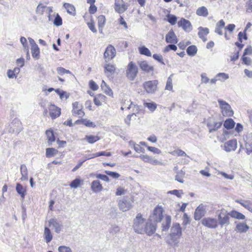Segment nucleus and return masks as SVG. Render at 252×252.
Instances as JSON below:
<instances>
[{
	"label": "nucleus",
	"mask_w": 252,
	"mask_h": 252,
	"mask_svg": "<svg viewBox=\"0 0 252 252\" xmlns=\"http://www.w3.org/2000/svg\"><path fill=\"white\" fill-rule=\"evenodd\" d=\"M47 105L49 110V114L51 117L53 119H56L59 117L61 115V109L54 105L50 104L47 102Z\"/></svg>",
	"instance_id": "13"
},
{
	"label": "nucleus",
	"mask_w": 252,
	"mask_h": 252,
	"mask_svg": "<svg viewBox=\"0 0 252 252\" xmlns=\"http://www.w3.org/2000/svg\"><path fill=\"white\" fill-rule=\"evenodd\" d=\"M46 135L48 140V143L49 146H51L52 143L55 142L56 139L53 130L50 129L46 131Z\"/></svg>",
	"instance_id": "29"
},
{
	"label": "nucleus",
	"mask_w": 252,
	"mask_h": 252,
	"mask_svg": "<svg viewBox=\"0 0 252 252\" xmlns=\"http://www.w3.org/2000/svg\"><path fill=\"white\" fill-rule=\"evenodd\" d=\"M241 59L243 64L247 65H250L252 64V60L250 58L246 57V56L243 55Z\"/></svg>",
	"instance_id": "61"
},
{
	"label": "nucleus",
	"mask_w": 252,
	"mask_h": 252,
	"mask_svg": "<svg viewBox=\"0 0 252 252\" xmlns=\"http://www.w3.org/2000/svg\"><path fill=\"white\" fill-rule=\"evenodd\" d=\"M134 104H133L132 102H131L130 100H125L122 104V106L121 107V109L122 110H124V109H127L129 110L130 108H133L134 106Z\"/></svg>",
	"instance_id": "50"
},
{
	"label": "nucleus",
	"mask_w": 252,
	"mask_h": 252,
	"mask_svg": "<svg viewBox=\"0 0 252 252\" xmlns=\"http://www.w3.org/2000/svg\"><path fill=\"white\" fill-rule=\"evenodd\" d=\"M31 52L34 59L37 60L39 58L40 50L37 45L31 47Z\"/></svg>",
	"instance_id": "39"
},
{
	"label": "nucleus",
	"mask_w": 252,
	"mask_h": 252,
	"mask_svg": "<svg viewBox=\"0 0 252 252\" xmlns=\"http://www.w3.org/2000/svg\"><path fill=\"white\" fill-rule=\"evenodd\" d=\"M197 48L195 45H191L187 49V53L189 56H194L197 53Z\"/></svg>",
	"instance_id": "46"
},
{
	"label": "nucleus",
	"mask_w": 252,
	"mask_h": 252,
	"mask_svg": "<svg viewBox=\"0 0 252 252\" xmlns=\"http://www.w3.org/2000/svg\"><path fill=\"white\" fill-rule=\"evenodd\" d=\"M115 67L111 64H106L104 66V72L107 76H109L114 73Z\"/></svg>",
	"instance_id": "35"
},
{
	"label": "nucleus",
	"mask_w": 252,
	"mask_h": 252,
	"mask_svg": "<svg viewBox=\"0 0 252 252\" xmlns=\"http://www.w3.org/2000/svg\"><path fill=\"white\" fill-rule=\"evenodd\" d=\"M81 180L78 178H76L73 180L70 184V187L72 188L76 189L80 185Z\"/></svg>",
	"instance_id": "57"
},
{
	"label": "nucleus",
	"mask_w": 252,
	"mask_h": 252,
	"mask_svg": "<svg viewBox=\"0 0 252 252\" xmlns=\"http://www.w3.org/2000/svg\"><path fill=\"white\" fill-rule=\"evenodd\" d=\"M81 123L88 127H94L95 126L94 123L86 119H82Z\"/></svg>",
	"instance_id": "58"
},
{
	"label": "nucleus",
	"mask_w": 252,
	"mask_h": 252,
	"mask_svg": "<svg viewBox=\"0 0 252 252\" xmlns=\"http://www.w3.org/2000/svg\"><path fill=\"white\" fill-rule=\"evenodd\" d=\"M196 14L198 16L206 17L208 15V12L207 9L204 7L202 6L198 8L196 10Z\"/></svg>",
	"instance_id": "49"
},
{
	"label": "nucleus",
	"mask_w": 252,
	"mask_h": 252,
	"mask_svg": "<svg viewBox=\"0 0 252 252\" xmlns=\"http://www.w3.org/2000/svg\"><path fill=\"white\" fill-rule=\"evenodd\" d=\"M73 110L72 111L73 114L79 116V117H82L85 115V113L82 110V106L79 105L78 102H75L72 104Z\"/></svg>",
	"instance_id": "20"
},
{
	"label": "nucleus",
	"mask_w": 252,
	"mask_h": 252,
	"mask_svg": "<svg viewBox=\"0 0 252 252\" xmlns=\"http://www.w3.org/2000/svg\"><path fill=\"white\" fill-rule=\"evenodd\" d=\"M201 223L203 225L209 228H216L218 226L217 220L210 217L203 218L201 220Z\"/></svg>",
	"instance_id": "9"
},
{
	"label": "nucleus",
	"mask_w": 252,
	"mask_h": 252,
	"mask_svg": "<svg viewBox=\"0 0 252 252\" xmlns=\"http://www.w3.org/2000/svg\"><path fill=\"white\" fill-rule=\"evenodd\" d=\"M221 113L223 116L231 117L233 114V111L230 105L225 101L221 99H218Z\"/></svg>",
	"instance_id": "3"
},
{
	"label": "nucleus",
	"mask_w": 252,
	"mask_h": 252,
	"mask_svg": "<svg viewBox=\"0 0 252 252\" xmlns=\"http://www.w3.org/2000/svg\"><path fill=\"white\" fill-rule=\"evenodd\" d=\"M138 111H139V107H138V106H137V105H134V106H133V112L132 114H131L128 115L127 116L126 118L125 119V123L127 125L129 126L130 125V121H131V117L133 115H136V114L138 112Z\"/></svg>",
	"instance_id": "38"
},
{
	"label": "nucleus",
	"mask_w": 252,
	"mask_h": 252,
	"mask_svg": "<svg viewBox=\"0 0 252 252\" xmlns=\"http://www.w3.org/2000/svg\"><path fill=\"white\" fill-rule=\"evenodd\" d=\"M158 82L157 80L146 81L143 84V88L148 94H154L157 90Z\"/></svg>",
	"instance_id": "5"
},
{
	"label": "nucleus",
	"mask_w": 252,
	"mask_h": 252,
	"mask_svg": "<svg viewBox=\"0 0 252 252\" xmlns=\"http://www.w3.org/2000/svg\"><path fill=\"white\" fill-rule=\"evenodd\" d=\"M132 200H130L128 199L127 197L125 196L122 200H119L118 203L119 208L122 211L126 212L132 208Z\"/></svg>",
	"instance_id": "7"
},
{
	"label": "nucleus",
	"mask_w": 252,
	"mask_h": 252,
	"mask_svg": "<svg viewBox=\"0 0 252 252\" xmlns=\"http://www.w3.org/2000/svg\"><path fill=\"white\" fill-rule=\"evenodd\" d=\"M102 186L100 183L99 181L95 180L92 183L91 189L94 192H99L102 189Z\"/></svg>",
	"instance_id": "31"
},
{
	"label": "nucleus",
	"mask_w": 252,
	"mask_h": 252,
	"mask_svg": "<svg viewBox=\"0 0 252 252\" xmlns=\"http://www.w3.org/2000/svg\"><path fill=\"white\" fill-rule=\"evenodd\" d=\"M138 64L140 69L146 73L153 72L154 70V66L150 65L146 61H139L138 62Z\"/></svg>",
	"instance_id": "17"
},
{
	"label": "nucleus",
	"mask_w": 252,
	"mask_h": 252,
	"mask_svg": "<svg viewBox=\"0 0 252 252\" xmlns=\"http://www.w3.org/2000/svg\"><path fill=\"white\" fill-rule=\"evenodd\" d=\"M230 214L225 209H221L220 210L219 214L218 215V222L220 225L221 227L223 226H227L230 224Z\"/></svg>",
	"instance_id": "4"
},
{
	"label": "nucleus",
	"mask_w": 252,
	"mask_h": 252,
	"mask_svg": "<svg viewBox=\"0 0 252 252\" xmlns=\"http://www.w3.org/2000/svg\"><path fill=\"white\" fill-rule=\"evenodd\" d=\"M235 125V122L231 118L226 119L223 123L224 127L227 129H232L234 127Z\"/></svg>",
	"instance_id": "40"
},
{
	"label": "nucleus",
	"mask_w": 252,
	"mask_h": 252,
	"mask_svg": "<svg viewBox=\"0 0 252 252\" xmlns=\"http://www.w3.org/2000/svg\"><path fill=\"white\" fill-rule=\"evenodd\" d=\"M44 240L46 243H50L53 239V235L48 226H45L43 232Z\"/></svg>",
	"instance_id": "26"
},
{
	"label": "nucleus",
	"mask_w": 252,
	"mask_h": 252,
	"mask_svg": "<svg viewBox=\"0 0 252 252\" xmlns=\"http://www.w3.org/2000/svg\"><path fill=\"white\" fill-rule=\"evenodd\" d=\"M52 12V7L47 6L42 4H39L36 7V12L38 14H42L44 12Z\"/></svg>",
	"instance_id": "24"
},
{
	"label": "nucleus",
	"mask_w": 252,
	"mask_h": 252,
	"mask_svg": "<svg viewBox=\"0 0 252 252\" xmlns=\"http://www.w3.org/2000/svg\"><path fill=\"white\" fill-rule=\"evenodd\" d=\"M101 88L103 92L107 95L112 96L113 95V91L106 84L104 81L102 80Z\"/></svg>",
	"instance_id": "33"
},
{
	"label": "nucleus",
	"mask_w": 252,
	"mask_h": 252,
	"mask_svg": "<svg viewBox=\"0 0 252 252\" xmlns=\"http://www.w3.org/2000/svg\"><path fill=\"white\" fill-rule=\"evenodd\" d=\"M178 25L179 27H182L187 32H189L192 30V26L190 22L184 18H182L178 22Z\"/></svg>",
	"instance_id": "16"
},
{
	"label": "nucleus",
	"mask_w": 252,
	"mask_h": 252,
	"mask_svg": "<svg viewBox=\"0 0 252 252\" xmlns=\"http://www.w3.org/2000/svg\"><path fill=\"white\" fill-rule=\"evenodd\" d=\"M120 230V229L118 226L114 225L112 226L109 229V232L112 233L113 235L116 234L118 233Z\"/></svg>",
	"instance_id": "63"
},
{
	"label": "nucleus",
	"mask_w": 252,
	"mask_h": 252,
	"mask_svg": "<svg viewBox=\"0 0 252 252\" xmlns=\"http://www.w3.org/2000/svg\"><path fill=\"white\" fill-rule=\"evenodd\" d=\"M16 190L17 193L21 196L22 198H25L26 191L20 184L17 183L16 186Z\"/></svg>",
	"instance_id": "42"
},
{
	"label": "nucleus",
	"mask_w": 252,
	"mask_h": 252,
	"mask_svg": "<svg viewBox=\"0 0 252 252\" xmlns=\"http://www.w3.org/2000/svg\"><path fill=\"white\" fill-rule=\"evenodd\" d=\"M59 252H72L71 249L65 246H61L58 248Z\"/></svg>",
	"instance_id": "62"
},
{
	"label": "nucleus",
	"mask_w": 252,
	"mask_h": 252,
	"mask_svg": "<svg viewBox=\"0 0 252 252\" xmlns=\"http://www.w3.org/2000/svg\"><path fill=\"white\" fill-rule=\"evenodd\" d=\"M172 76H173V74H171L167 78L165 88V90L172 91V90H173L172 78Z\"/></svg>",
	"instance_id": "51"
},
{
	"label": "nucleus",
	"mask_w": 252,
	"mask_h": 252,
	"mask_svg": "<svg viewBox=\"0 0 252 252\" xmlns=\"http://www.w3.org/2000/svg\"><path fill=\"white\" fill-rule=\"evenodd\" d=\"M20 172L21 174V178L20 180L21 181H28V169L26 165L24 164H22L20 166Z\"/></svg>",
	"instance_id": "30"
},
{
	"label": "nucleus",
	"mask_w": 252,
	"mask_h": 252,
	"mask_svg": "<svg viewBox=\"0 0 252 252\" xmlns=\"http://www.w3.org/2000/svg\"><path fill=\"white\" fill-rule=\"evenodd\" d=\"M138 157L143 161L149 162L152 164L160 165H164V163L162 162L159 161L156 159L153 158L147 155H141Z\"/></svg>",
	"instance_id": "14"
},
{
	"label": "nucleus",
	"mask_w": 252,
	"mask_h": 252,
	"mask_svg": "<svg viewBox=\"0 0 252 252\" xmlns=\"http://www.w3.org/2000/svg\"><path fill=\"white\" fill-rule=\"evenodd\" d=\"M163 208L158 206L154 210L153 214L150 217V220L154 222H160L163 218Z\"/></svg>",
	"instance_id": "6"
},
{
	"label": "nucleus",
	"mask_w": 252,
	"mask_h": 252,
	"mask_svg": "<svg viewBox=\"0 0 252 252\" xmlns=\"http://www.w3.org/2000/svg\"><path fill=\"white\" fill-rule=\"evenodd\" d=\"M105 96L102 94H99L94 97V101L97 106L101 105L102 102L105 100Z\"/></svg>",
	"instance_id": "41"
},
{
	"label": "nucleus",
	"mask_w": 252,
	"mask_h": 252,
	"mask_svg": "<svg viewBox=\"0 0 252 252\" xmlns=\"http://www.w3.org/2000/svg\"><path fill=\"white\" fill-rule=\"evenodd\" d=\"M236 148L237 141L236 139L229 140L224 144V150L227 152L235 151Z\"/></svg>",
	"instance_id": "19"
},
{
	"label": "nucleus",
	"mask_w": 252,
	"mask_h": 252,
	"mask_svg": "<svg viewBox=\"0 0 252 252\" xmlns=\"http://www.w3.org/2000/svg\"><path fill=\"white\" fill-rule=\"evenodd\" d=\"M145 220L143 218L141 214H138L133 220V228L134 231L139 234L144 233Z\"/></svg>",
	"instance_id": "1"
},
{
	"label": "nucleus",
	"mask_w": 252,
	"mask_h": 252,
	"mask_svg": "<svg viewBox=\"0 0 252 252\" xmlns=\"http://www.w3.org/2000/svg\"><path fill=\"white\" fill-rule=\"evenodd\" d=\"M165 41L167 43H177L178 41V38L172 30H170L169 32L166 34L165 36Z\"/></svg>",
	"instance_id": "22"
},
{
	"label": "nucleus",
	"mask_w": 252,
	"mask_h": 252,
	"mask_svg": "<svg viewBox=\"0 0 252 252\" xmlns=\"http://www.w3.org/2000/svg\"><path fill=\"white\" fill-rule=\"evenodd\" d=\"M138 68L137 65L133 62H130L128 64L126 74L127 79L130 81H133L137 76Z\"/></svg>",
	"instance_id": "2"
},
{
	"label": "nucleus",
	"mask_w": 252,
	"mask_h": 252,
	"mask_svg": "<svg viewBox=\"0 0 252 252\" xmlns=\"http://www.w3.org/2000/svg\"><path fill=\"white\" fill-rule=\"evenodd\" d=\"M52 22L56 26H61L63 24L62 18L58 14H56V16L55 17Z\"/></svg>",
	"instance_id": "54"
},
{
	"label": "nucleus",
	"mask_w": 252,
	"mask_h": 252,
	"mask_svg": "<svg viewBox=\"0 0 252 252\" xmlns=\"http://www.w3.org/2000/svg\"><path fill=\"white\" fill-rule=\"evenodd\" d=\"M157 222L153 221H150L149 219L148 221L146 222L144 233H146L148 235L151 236L153 234L156 230Z\"/></svg>",
	"instance_id": "11"
},
{
	"label": "nucleus",
	"mask_w": 252,
	"mask_h": 252,
	"mask_svg": "<svg viewBox=\"0 0 252 252\" xmlns=\"http://www.w3.org/2000/svg\"><path fill=\"white\" fill-rule=\"evenodd\" d=\"M171 222V218L169 216H167L165 217V220L163 222L162 225V230L163 231H167L168 230L170 226V224Z\"/></svg>",
	"instance_id": "34"
},
{
	"label": "nucleus",
	"mask_w": 252,
	"mask_h": 252,
	"mask_svg": "<svg viewBox=\"0 0 252 252\" xmlns=\"http://www.w3.org/2000/svg\"><path fill=\"white\" fill-rule=\"evenodd\" d=\"M225 22L223 20H220L216 24L215 32L220 35L223 34L222 29L224 27Z\"/></svg>",
	"instance_id": "27"
},
{
	"label": "nucleus",
	"mask_w": 252,
	"mask_h": 252,
	"mask_svg": "<svg viewBox=\"0 0 252 252\" xmlns=\"http://www.w3.org/2000/svg\"><path fill=\"white\" fill-rule=\"evenodd\" d=\"M185 172L182 170L177 171L175 176V180L179 183H183L184 182L183 178L185 176Z\"/></svg>",
	"instance_id": "43"
},
{
	"label": "nucleus",
	"mask_w": 252,
	"mask_h": 252,
	"mask_svg": "<svg viewBox=\"0 0 252 252\" xmlns=\"http://www.w3.org/2000/svg\"><path fill=\"white\" fill-rule=\"evenodd\" d=\"M216 78H217L218 80L224 82L229 78V75L225 73H219L216 75Z\"/></svg>",
	"instance_id": "52"
},
{
	"label": "nucleus",
	"mask_w": 252,
	"mask_h": 252,
	"mask_svg": "<svg viewBox=\"0 0 252 252\" xmlns=\"http://www.w3.org/2000/svg\"><path fill=\"white\" fill-rule=\"evenodd\" d=\"M49 226H52L57 233H60L63 228L62 222L57 219L52 218L48 220Z\"/></svg>",
	"instance_id": "12"
},
{
	"label": "nucleus",
	"mask_w": 252,
	"mask_h": 252,
	"mask_svg": "<svg viewBox=\"0 0 252 252\" xmlns=\"http://www.w3.org/2000/svg\"><path fill=\"white\" fill-rule=\"evenodd\" d=\"M128 4L123 0H115L114 8L119 14L125 12L128 8Z\"/></svg>",
	"instance_id": "8"
},
{
	"label": "nucleus",
	"mask_w": 252,
	"mask_h": 252,
	"mask_svg": "<svg viewBox=\"0 0 252 252\" xmlns=\"http://www.w3.org/2000/svg\"><path fill=\"white\" fill-rule=\"evenodd\" d=\"M169 153L173 156L177 155L178 156H186L189 158V156H188L184 151L180 149L174 150Z\"/></svg>",
	"instance_id": "53"
},
{
	"label": "nucleus",
	"mask_w": 252,
	"mask_h": 252,
	"mask_svg": "<svg viewBox=\"0 0 252 252\" xmlns=\"http://www.w3.org/2000/svg\"><path fill=\"white\" fill-rule=\"evenodd\" d=\"M85 139L90 144H94L99 140V137L94 135H86Z\"/></svg>",
	"instance_id": "48"
},
{
	"label": "nucleus",
	"mask_w": 252,
	"mask_h": 252,
	"mask_svg": "<svg viewBox=\"0 0 252 252\" xmlns=\"http://www.w3.org/2000/svg\"><path fill=\"white\" fill-rule=\"evenodd\" d=\"M153 57L155 60L157 61L159 63L162 64H165V63L163 62V57L161 55L155 54L153 55Z\"/></svg>",
	"instance_id": "60"
},
{
	"label": "nucleus",
	"mask_w": 252,
	"mask_h": 252,
	"mask_svg": "<svg viewBox=\"0 0 252 252\" xmlns=\"http://www.w3.org/2000/svg\"><path fill=\"white\" fill-rule=\"evenodd\" d=\"M246 11L249 13H252V0H249L246 5Z\"/></svg>",
	"instance_id": "64"
},
{
	"label": "nucleus",
	"mask_w": 252,
	"mask_h": 252,
	"mask_svg": "<svg viewBox=\"0 0 252 252\" xmlns=\"http://www.w3.org/2000/svg\"><path fill=\"white\" fill-rule=\"evenodd\" d=\"M98 20V27L99 32H102L103 27L105 24L106 19L104 15H101L97 17Z\"/></svg>",
	"instance_id": "32"
},
{
	"label": "nucleus",
	"mask_w": 252,
	"mask_h": 252,
	"mask_svg": "<svg viewBox=\"0 0 252 252\" xmlns=\"http://www.w3.org/2000/svg\"><path fill=\"white\" fill-rule=\"evenodd\" d=\"M170 235L176 236L177 237H181L182 235V228L178 223H174L171 228Z\"/></svg>",
	"instance_id": "21"
},
{
	"label": "nucleus",
	"mask_w": 252,
	"mask_h": 252,
	"mask_svg": "<svg viewBox=\"0 0 252 252\" xmlns=\"http://www.w3.org/2000/svg\"><path fill=\"white\" fill-rule=\"evenodd\" d=\"M205 208L202 204H200L195 209L194 218L196 220H200L204 216Z\"/></svg>",
	"instance_id": "18"
},
{
	"label": "nucleus",
	"mask_w": 252,
	"mask_h": 252,
	"mask_svg": "<svg viewBox=\"0 0 252 252\" xmlns=\"http://www.w3.org/2000/svg\"><path fill=\"white\" fill-rule=\"evenodd\" d=\"M167 193L175 195L178 198H181L184 193L183 190L174 189L168 191Z\"/></svg>",
	"instance_id": "55"
},
{
	"label": "nucleus",
	"mask_w": 252,
	"mask_h": 252,
	"mask_svg": "<svg viewBox=\"0 0 252 252\" xmlns=\"http://www.w3.org/2000/svg\"><path fill=\"white\" fill-rule=\"evenodd\" d=\"M229 214L230 216L236 219L244 220L245 219V216L243 214L235 210L231 211L229 212Z\"/></svg>",
	"instance_id": "37"
},
{
	"label": "nucleus",
	"mask_w": 252,
	"mask_h": 252,
	"mask_svg": "<svg viewBox=\"0 0 252 252\" xmlns=\"http://www.w3.org/2000/svg\"><path fill=\"white\" fill-rule=\"evenodd\" d=\"M144 105L145 106L147 107L151 112L154 111L157 107V104L154 102H146L144 103Z\"/></svg>",
	"instance_id": "56"
},
{
	"label": "nucleus",
	"mask_w": 252,
	"mask_h": 252,
	"mask_svg": "<svg viewBox=\"0 0 252 252\" xmlns=\"http://www.w3.org/2000/svg\"><path fill=\"white\" fill-rule=\"evenodd\" d=\"M139 53L147 57H151L152 54L150 50L145 46H142L138 48Z\"/></svg>",
	"instance_id": "45"
},
{
	"label": "nucleus",
	"mask_w": 252,
	"mask_h": 252,
	"mask_svg": "<svg viewBox=\"0 0 252 252\" xmlns=\"http://www.w3.org/2000/svg\"><path fill=\"white\" fill-rule=\"evenodd\" d=\"M222 126V122H215L209 121L207 124V126L209 129L210 133L217 131Z\"/></svg>",
	"instance_id": "23"
},
{
	"label": "nucleus",
	"mask_w": 252,
	"mask_h": 252,
	"mask_svg": "<svg viewBox=\"0 0 252 252\" xmlns=\"http://www.w3.org/2000/svg\"><path fill=\"white\" fill-rule=\"evenodd\" d=\"M180 238L181 237L169 235L166 242L171 247L175 249L179 246Z\"/></svg>",
	"instance_id": "15"
},
{
	"label": "nucleus",
	"mask_w": 252,
	"mask_h": 252,
	"mask_svg": "<svg viewBox=\"0 0 252 252\" xmlns=\"http://www.w3.org/2000/svg\"><path fill=\"white\" fill-rule=\"evenodd\" d=\"M249 229V226L244 222L238 223L235 227V231L245 233Z\"/></svg>",
	"instance_id": "28"
},
{
	"label": "nucleus",
	"mask_w": 252,
	"mask_h": 252,
	"mask_svg": "<svg viewBox=\"0 0 252 252\" xmlns=\"http://www.w3.org/2000/svg\"><path fill=\"white\" fill-rule=\"evenodd\" d=\"M198 36L204 41L205 42L207 40V38L205 37L209 33V30L207 28H203L202 27H199L198 28Z\"/></svg>",
	"instance_id": "25"
},
{
	"label": "nucleus",
	"mask_w": 252,
	"mask_h": 252,
	"mask_svg": "<svg viewBox=\"0 0 252 252\" xmlns=\"http://www.w3.org/2000/svg\"><path fill=\"white\" fill-rule=\"evenodd\" d=\"M177 21V17L173 15H168L167 16V21L170 23L172 25H174L176 24Z\"/></svg>",
	"instance_id": "59"
},
{
	"label": "nucleus",
	"mask_w": 252,
	"mask_h": 252,
	"mask_svg": "<svg viewBox=\"0 0 252 252\" xmlns=\"http://www.w3.org/2000/svg\"><path fill=\"white\" fill-rule=\"evenodd\" d=\"M116 56V50L113 46L108 45L104 53V58L106 62L113 59Z\"/></svg>",
	"instance_id": "10"
},
{
	"label": "nucleus",
	"mask_w": 252,
	"mask_h": 252,
	"mask_svg": "<svg viewBox=\"0 0 252 252\" xmlns=\"http://www.w3.org/2000/svg\"><path fill=\"white\" fill-rule=\"evenodd\" d=\"M237 203L240 204L242 206H243L245 208L251 212H252V207L250 205V202L243 200H237L236 201Z\"/></svg>",
	"instance_id": "44"
},
{
	"label": "nucleus",
	"mask_w": 252,
	"mask_h": 252,
	"mask_svg": "<svg viewBox=\"0 0 252 252\" xmlns=\"http://www.w3.org/2000/svg\"><path fill=\"white\" fill-rule=\"evenodd\" d=\"M63 6L66 9L68 13L73 16L75 15V8L72 4L68 3H65L63 4Z\"/></svg>",
	"instance_id": "36"
},
{
	"label": "nucleus",
	"mask_w": 252,
	"mask_h": 252,
	"mask_svg": "<svg viewBox=\"0 0 252 252\" xmlns=\"http://www.w3.org/2000/svg\"><path fill=\"white\" fill-rule=\"evenodd\" d=\"M58 152V150L53 148H48L46 149V156L50 158L55 156Z\"/></svg>",
	"instance_id": "47"
}]
</instances>
